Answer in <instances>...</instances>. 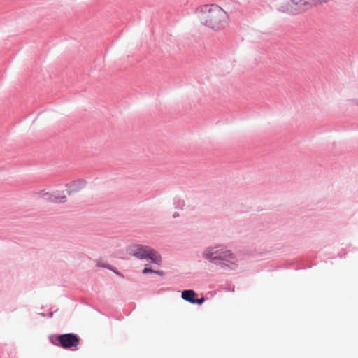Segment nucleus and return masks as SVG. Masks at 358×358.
<instances>
[{"label":"nucleus","mask_w":358,"mask_h":358,"mask_svg":"<svg viewBox=\"0 0 358 358\" xmlns=\"http://www.w3.org/2000/svg\"><path fill=\"white\" fill-rule=\"evenodd\" d=\"M197 17L199 22L203 25L218 30L224 27L227 14L218 6L204 5L198 8Z\"/></svg>","instance_id":"nucleus-1"},{"label":"nucleus","mask_w":358,"mask_h":358,"mask_svg":"<svg viewBox=\"0 0 358 358\" xmlns=\"http://www.w3.org/2000/svg\"><path fill=\"white\" fill-rule=\"evenodd\" d=\"M203 257L219 264L222 267H228L230 269L236 268V259L230 250H224L222 247L209 248L204 250Z\"/></svg>","instance_id":"nucleus-2"},{"label":"nucleus","mask_w":358,"mask_h":358,"mask_svg":"<svg viewBox=\"0 0 358 358\" xmlns=\"http://www.w3.org/2000/svg\"><path fill=\"white\" fill-rule=\"evenodd\" d=\"M131 254L138 259H146L152 263L159 264L162 262L161 256L152 248L145 245L134 246Z\"/></svg>","instance_id":"nucleus-3"},{"label":"nucleus","mask_w":358,"mask_h":358,"mask_svg":"<svg viewBox=\"0 0 358 358\" xmlns=\"http://www.w3.org/2000/svg\"><path fill=\"white\" fill-rule=\"evenodd\" d=\"M57 339L63 348H76L80 343V338L74 334H64L59 335Z\"/></svg>","instance_id":"nucleus-4"},{"label":"nucleus","mask_w":358,"mask_h":358,"mask_svg":"<svg viewBox=\"0 0 358 358\" xmlns=\"http://www.w3.org/2000/svg\"><path fill=\"white\" fill-rule=\"evenodd\" d=\"M41 197L49 202L63 203L66 201V196L63 192H55L53 193H42Z\"/></svg>","instance_id":"nucleus-5"},{"label":"nucleus","mask_w":358,"mask_h":358,"mask_svg":"<svg viewBox=\"0 0 358 358\" xmlns=\"http://www.w3.org/2000/svg\"><path fill=\"white\" fill-rule=\"evenodd\" d=\"M182 299L192 303L202 304L204 302V298L196 299L197 294L191 289L184 290L181 295Z\"/></svg>","instance_id":"nucleus-6"},{"label":"nucleus","mask_w":358,"mask_h":358,"mask_svg":"<svg viewBox=\"0 0 358 358\" xmlns=\"http://www.w3.org/2000/svg\"><path fill=\"white\" fill-rule=\"evenodd\" d=\"M96 266L98 267H102V268H108V269H110V270H112V271H114L110 265H108L106 262H103L101 260H97L96 262Z\"/></svg>","instance_id":"nucleus-7"},{"label":"nucleus","mask_w":358,"mask_h":358,"mask_svg":"<svg viewBox=\"0 0 358 358\" xmlns=\"http://www.w3.org/2000/svg\"><path fill=\"white\" fill-rule=\"evenodd\" d=\"M147 273H155L157 275H161V276H162L164 275V272L162 271H153L151 268H145L143 270V273L145 274Z\"/></svg>","instance_id":"nucleus-8"}]
</instances>
